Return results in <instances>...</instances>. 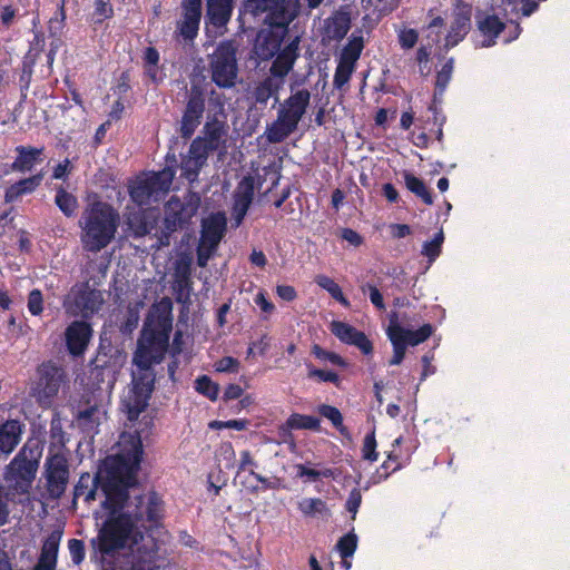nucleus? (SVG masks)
Segmentation results:
<instances>
[{"label":"nucleus","mask_w":570,"mask_h":570,"mask_svg":"<svg viewBox=\"0 0 570 570\" xmlns=\"http://www.w3.org/2000/svg\"><path fill=\"white\" fill-rule=\"evenodd\" d=\"M141 432L137 429L121 433L119 451L106 458L96 476L83 473L75 487V498L94 501L98 483L105 494L104 509L109 518L104 523L94 547L101 558L127 557L129 567L104 566L102 570H153L154 543L145 537L147 522H156L163 512L160 499L154 492L129 494L142 458Z\"/></svg>","instance_id":"nucleus-1"},{"label":"nucleus","mask_w":570,"mask_h":570,"mask_svg":"<svg viewBox=\"0 0 570 570\" xmlns=\"http://www.w3.org/2000/svg\"><path fill=\"white\" fill-rule=\"evenodd\" d=\"M171 330L173 302L164 297L149 311L132 360L137 370L132 372L131 386L121 399V409L130 422L136 421L148 405L155 379L151 366L163 361Z\"/></svg>","instance_id":"nucleus-2"},{"label":"nucleus","mask_w":570,"mask_h":570,"mask_svg":"<svg viewBox=\"0 0 570 570\" xmlns=\"http://www.w3.org/2000/svg\"><path fill=\"white\" fill-rule=\"evenodd\" d=\"M118 225L119 215L109 204H89L79 219L82 248L91 253L106 248L114 240Z\"/></svg>","instance_id":"nucleus-3"},{"label":"nucleus","mask_w":570,"mask_h":570,"mask_svg":"<svg viewBox=\"0 0 570 570\" xmlns=\"http://www.w3.org/2000/svg\"><path fill=\"white\" fill-rule=\"evenodd\" d=\"M311 92L298 89L279 104L276 119L267 126L264 135L272 144L282 142L298 127L309 106Z\"/></svg>","instance_id":"nucleus-4"},{"label":"nucleus","mask_w":570,"mask_h":570,"mask_svg":"<svg viewBox=\"0 0 570 570\" xmlns=\"http://www.w3.org/2000/svg\"><path fill=\"white\" fill-rule=\"evenodd\" d=\"M41 458L38 445L26 443L4 468L3 479L13 494H27L31 489Z\"/></svg>","instance_id":"nucleus-5"},{"label":"nucleus","mask_w":570,"mask_h":570,"mask_svg":"<svg viewBox=\"0 0 570 570\" xmlns=\"http://www.w3.org/2000/svg\"><path fill=\"white\" fill-rule=\"evenodd\" d=\"M175 170L164 168L158 173H151L144 177H138L130 187V197L137 205H148L151 202H158L168 193Z\"/></svg>","instance_id":"nucleus-6"},{"label":"nucleus","mask_w":570,"mask_h":570,"mask_svg":"<svg viewBox=\"0 0 570 570\" xmlns=\"http://www.w3.org/2000/svg\"><path fill=\"white\" fill-rule=\"evenodd\" d=\"M212 80L219 88H232L238 75L236 47L232 41L222 42L209 57Z\"/></svg>","instance_id":"nucleus-7"},{"label":"nucleus","mask_w":570,"mask_h":570,"mask_svg":"<svg viewBox=\"0 0 570 570\" xmlns=\"http://www.w3.org/2000/svg\"><path fill=\"white\" fill-rule=\"evenodd\" d=\"M104 304L102 293L87 284L75 285L63 302L66 312L72 316L89 317Z\"/></svg>","instance_id":"nucleus-8"},{"label":"nucleus","mask_w":570,"mask_h":570,"mask_svg":"<svg viewBox=\"0 0 570 570\" xmlns=\"http://www.w3.org/2000/svg\"><path fill=\"white\" fill-rule=\"evenodd\" d=\"M228 125L217 118L208 119L203 126L199 135L191 141L196 150H200L207 157L209 153L218 151L219 155L227 153Z\"/></svg>","instance_id":"nucleus-9"},{"label":"nucleus","mask_w":570,"mask_h":570,"mask_svg":"<svg viewBox=\"0 0 570 570\" xmlns=\"http://www.w3.org/2000/svg\"><path fill=\"white\" fill-rule=\"evenodd\" d=\"M246 11L250 12L254 16H258L261 13H266L264 18V22H267L269 26L276 27V30L273 29H263L258 32L256 41H255V53L262 60H268L273 58L276 52L279 51L283 38L286 33V27L292 22L288 21L285 24H278L273 21L271 17L269 10H257L252 11L245 7Z\"/></svg>","instance_id":"nucleus-10"},{"label":"nucleus","mask_w":570,"mask_h":570,"mask_svg":"<svg viewBox=\"0 0 570 570\" xmlns=\"http://www.w3.org/2000/svg\"><path fill=\"white\" fill-rule=\"evenodd\" d=\"M246 8L252 11L269 10L273 21L285 24L293 21L298 13V0H246Z\"/></svg>","instance_id":"nucleus-11"},{"label":"nucleus","mask_w":570,"mask_h":570,"mask_svg":"<svg viewBox=\"0 0 570 570\" xmlns=\"http://www.w3.org/2000/svg\"><path fill=\"white\" fill-rule=\"evenodd\" d=\"M39 381L35 389V395L39 403L43 406H49L51 399L58 393L61 371L52 363H43L39 366Z\"/></svg>","instance_id":"nucleus-12"},{"label":"nucleus","mask_w":570,"mask_h":570,"mask_svg":"<svg viewBox=\"0 0 570 570\" xmlns=\"http://www.w3.org/2000/svg\"><path fill=\"white\" fill-rule=\"evenodd\" d=\"M61 540V532L53 531L45 540L39 561L33 570H55L57 564V556L59 543ZM0 570H11L10 563L4 554L0 552Z\"/></svg>","instance_id":"nucleus-13"},{"label":"nucleus","mask_w":570,"mask_h":570,"mask_svg":"<svg viewBox=\"0 0 570 570\" xmlns=\"http://www.w3.org/2000/svg\"><path fill=\"white\" fill-rule=\"evenodd\" d=\"M472 9L469 4L459 2L452 14V22L446 36V47H454L469 33L471 29Z\"/></svg>","instance_id":"nucleus-14"},{"label":"nucleus","mask_w":570,"mask_h":570,"mask_svg":"<svg viewBox=\"0 0 570 570\" xmlns=\"http://www.w3.org/2000/svg\"><path fill=\"white\" fill-rule=\"evenodd\" d=\"M69 479V471L66 460L56 455L48 462L47 480L48 491L52 498H59L66 490Z\"/></svg>","instance_id":"nucleus-15"},{"label":"nucleus","mask_w":570,"mask_h":570,"mask_svg":"<svg viewBox=\"0 0 570 570\" xmlns=\"http://www.w3.org/2000/svg\"><path fill=\"white\" fill-rule=\"evenodd\" d=\"M204 109L205 101L202 94L191 92L181 119L180 134L183 138H190L195 132L196 128L200 124Z\"/></svg>","instance_id":"nucleus-16"},{"label":"nucleus","mask_w":570,"mask_h":570,"mask_svg":"<svg viewBox=\"0 0 570 570\" xmlns=\"http://www.w3.org/2000/svg\"><path fill=\"white\" fill-rule=\"evenodd\" d=\"M91 327L86 322H72L65 332L69 353L73 356L83 354L91 338Z\"/></svg>","instance_id":"nucleus-17"},{"label":"nucleus","mask_w":570,"mask_h":570,"mask_svg":"<svg viewBox=\"0 0 570 570\" xmlns=\"http://www.w3.org/2000/svg\"><path fill=\"white\" fill-rule=\"evenodd\" d=\"M332 333L342 342L358 347L364 354H371L373 345L363 332L347 323L334 321L331 323Z\"/></svg>","instance_id":"nucleus-18"},{"label":"nucleus","mask_w":570,"mask_h":570,"mask_svg":"<svg viewBox=\"0 0 570 570\" xmlns=\"http://www.w3.org/2000/svg\"><path fill=\"white\" fill-rule=\"evenodd\" d=\"M254 197V178L245 177L243 178L235 190L234 195V207H233V216L235 219L236 226H239L243 222Z\"/></svg>","instance_id":"nucleus-19"},{"label":"nucleus","mask_w":570,"mask_h":570,"mask_svg":"<svg viewBox=\"0 0 570 570\" xmlns=\"http://www.w3.org/2000/svg\"><path fill=\"white\" fill-rule=\"evenodd\" d=\"M200 6L202 0H183L184 18L178 29L185 39L191 40L198 33L202 17Z\"/></svg>","instance_id":"nucleus-20"},{"label":"nucleus","mask_w":570,"mask_h":570,"mask_svg":"<svg viewBox=\"0 0 570 570\" xmlns=\"http://www.w3.org/2000/svg\"><path fill=\"white\" fill-rule=\"evenodd\" d=\"M478 30L483 37L481 47H490L495 43V38L502 32L504 24L495 16L485 12H478L475 16Z\"/></svg>","instance_id":"nucleus-21"},{"label":"nucleus","mask_w":570,"mask_h":570,"mask_svg":"<svg viewBox=\"0 0 570 570\" xmlns=\"http://www.w3.org/2000/svg\"><path fill=\"white\" fill-rule=\"evenodd\" d=\"M200 242L217 247L226 229V217L223 213L212 214L203 220Z\"/></svg>","instance_id":"nucleus-22"},{"label":"nucleus","mask_w":570,"mask_h":570,"mask_svg":"<svg viewBox=\"0 0 570 570\" xmlns=\"http://www.w3.org/2000/svg\"><path fill=\"white\" fill-rule=\"evenodd\" d=\"M387 328L394 335L399 336L406 346H416L420 343H423L433 332V327L430 324H425L416 331L407 330L397 323L395 314L391 317V323Z\"/></svg>","instance_id":"nucleus-23"},{"label":"nucleus","mask_w":570,"mask_h":570,"mask_svg":"<svg viewBox=\"0 0 570 570\" xmlns=\"http://www.w3.org/2000/svg\"><path fill=\"white\" fill-rule=\"evenodd\" d=\"M297 49L298 40L295 39L282 51H279L271 67V73L274 78H278L277 80H283V78L289 72L297 58Z\"/></svg>","instance_id":"nucleus-24"},{"label":"nucleus","mask_w":570,"mask_h":570,"mask_svg":"<svg viewBox=\"0 0 570 570\" xmlns=\"http://www.w3.org/2000/svg\"><path fill=\"white\" fill-rule=\"evenodd\" d=\"M16 151L18 156L11 167L14 171L26 173L41 161L43 148L18 146Z\"/></svg>","instance_id":"nucleus-25"},{"label":"nucleus","mask_w":570,"mask_h":570,"mask_svg":"<svg viewBox=\"0 0 570 570\" xmlns=\"http://www.w3.org/2000/svg\"><path fill=\"white\" fill-rule=\"evenodd\" d=\"M22 429L18 421L9 420L0 426V451L10 454L21 439Z\"/></svg>","instance_id":"nucleus-26"},{"label":"nucleus","mask_w":570,"mask_h":570,"mask_svg":"<svg viewBox=\"0 0 570 570\" xmlns=\"http://www.w3.org/2000/svg\"><path fill=\"white\" fill-rule=\"evenodd\" d=\"M207 156L200 150H196L190 144L187 156L181 161V175L189 181L196 180L200 169L207 163Z\"/></svg>","instance_id":"nucleus-27"},{"label":"nucleus","mask_w":570,"mask_h":570,"mask_svg":"<svg viewBox=\"0 0 570 570\" xmlns=\"http://www.w3.org/2000/svg\"><path fill=\"white\" fill-rule=\"evenodd\" d=\"M284 80H277L274 77H267L258 82L252 90V96L257 104H266L271 97L278 101L277 92L282 88Z\"/></svg>","instance_id":"nucleus-28"},{"label":"nucleus","mask_w":570,"mask_h":570,"mask_svg":"<svg viewBox=\"0 0 570 570\" xmlns=\"http://www.w3.org/2000/svg\"><path fill=\"white\" fill-rule=\"evenodd\" d=\"M186 213L179 199H171L166 206L165 226L168 230H176L177 227L181 226L193 215Z\"/></svg>","instance_id":"nucleus-29"},{"label":"nucleus","mask_w":570,"mask_h":570,"mask_svg":"<svg viewBox=\"0 0 570 570\" xmlns=\"http://www.w3.org/2000/svg\"><path fill=\"white\" fill-rule=\"evenodd\" d=\"M42 181V175L38 174L29 178L21 179L20 181L11 185L6 190V202L12 203L24 194L32 193Z\"/></svg>","instance_id":"nucleus-30"},{"label":"nucleus","mask_w":570,"mask_h":570,"mask_svg":"<svg viewBox=\"0 0 570 570\" xmlns=\"http://www.w3.org/2000/svg\"><path fill=\"white\" fill-rule=\"evenodd\" d=\"M208 16L213 24L222 27L230 18L232 0H207Z\"/></svg>","instance_id":"nucleus-31"},{"label":"nucleus","mask_w":570,"mask_h":570,"mask_svg":"<svg viewBox=\"0 0 570 570\" xmlns=\"http://www.w3.org/2000/svg\"><path fill=\"white\" fill-rule=\"evenodd\" d=\"M298 510L306 517L327 518L331 512L326 503L318 498H304L298 502Z\"/></svg>","instance_id":"nucleus-32"},{"label":"nucleus","mask_w":570,"mask_h":570,"mask_svg":"<svg viewBox=\"0 0 570 570\" xmlns=\"http://www.w3.org/2000/svg\"><path fill=\"white\" fill-rule=\"evenodd\" d=\"M350 29V20L345 14H335L326 22V35L330 39H342Z\"/></svg>","instance_id":"nucleus-33"},{"label":"nucleus","mask_w":570,"mask_h":570,"mask_svg":"<svg viewBox=\"0 0 570 570\" xmlns=\"http://www.w3.org/2000/svg\"><path fill=\"white\" fill-rule=\"evenodd\" d=\"M55 203L67 217H72L76 215L78 200L76 196L68 193L62 187L57 189Z\"/></svg>","instance_id":"nucleus-34"},{"label":"nucleus","mask_w":570,"mask_h":570,"mask_svg":"<svg viewBox=\"0 0 570 570\" xmlns=\"http://www.w3.org/2000/svg\"><path fill=\"white\" fill-rule=\"evenodd\" d=\"M127 225L135 236H144L151 230V225L141 210L130 213L127 216Z\"/></svg>","instance_id":"nucleus-35"},{"label":"nucleus","mask_w":570,"mask_h":570,"mask_svg":"<svg viewBox=\"0 0 570 570\" xmlns=\"http://www.w3.org/2000/svg\"><path fill=\"white\" fill-rule=\"evenodd\" d=\"M404 180L407 189L422 198L425 204L431 205L433 203V198L429 189L421 179L410 173H404Z\"/></svg>","instance_id":"nucleus-36"},{"label":"nucleus","mask_w":570,"mask_h":570,"mask_svg":"<svg viewBox=\"0 0 570 570\" xmlns=\"http://www.w3.org/2000/svg\"><path fill=\"white\" fill-rule=\"evenodd\" d=\"M320 424L321 422L317 417L311 415H303L298 413L292 414L286 421V425L289 429L295 430L305 429L317 431L320 430Z\"/></svg>","instance_id":"nucleus-37"},{"label":"nucleus","mask_w":570,"mask_h":570,"mask_svg":"<svg viewBox=\"0 0 570 570\" xmlns=\"http://www.w3.org/2000/svg\"><path fill=\"white\" fill-rule=\"evenodd\" d=\"M315 283L328 292L334 299L338 301L344 306L350 305L348 301L344 297L341 287L328 276L317 275L315 277Z\"/></svg>","instance_id":"nucleus-38"},{"label":"nucleus","mask_w":570,"mask_h":570,"mask_svg":"<svg viewBox=\"0 0 570 570\" xmlns=\"http://www.w3.org/2000/svg\"><path fill=\"white\" fill-rule=\"evenodd\" d=\"M444 242V234L440 230L433 239L425 242L422 247V255L429 258V263L432 264L436 257L441 254L442 244Z\"/></svg>","instance_id":"nucleus-39"},{"label":"nucleus","mask_w":570,"mask_h":570,"mask_svg":"<svg viewBox=\"0 0 570 570\" xmlns=\"http://www.w3.org/2000/svg\"><path fill=\"white\" fill-rule=\"evenodd\" d=\"M362 49H363L362 38H353L344 47L340 59L355 65L361 56Z\"/></svg>","instance_id":"nucleus-40"},{"label":"nucleus","mask_w":570,"mask_h":570,"mask_svg":"<svg viewBox=\"0 0 570 570\" xmlns=\"http://www.w3.org/2000/svg\"><path fill=\"white\" fill-rule=\"evenodd\" d=\"M354 68H355V65L340 59L338 66L335 70V75H334V81H333L334 86L338 89H341L343 86H345L348 82V80L354 71Z\"/></svg>","instance_id":"nucleus-41"},{"label":"nucleus","mask_w":570,"mask_h":570,"mask_svg":"<svg viewBox=\"0 0 570 570\" xmlns=\"http://www.w3.org/2000/svg\"><path fill=\"white\" fill-rule=\"evenodd\" d=\"M386 334L393 346V357L390 360L389 364L399 365L402 363L404 358L406 345L402 340L399 338V336L394 335L389 328L386 331Z\"/></svg>","instance_id":"nucleus-42"},{"label":"nucleus","mask_w":570,"mask_h":570,"mask_svg":"<svg viewBox=\"0 0 570 570\" xmlns=\"http://www.w3.org/2000/svg\"><path fill=\"white\" fill-rule=\"evenodd\" d=\"M356 547L357 537L354 533H348L342 537L336 544V548L343 559L352 557L356 550Z\"/></svg>","instance_id":"nucleus-43"},{"label":"nucleus","mask_w":570,"mask_h":570,"mask_svg":"<svg viewBox=\"0 0 570 570\" xmlns=\"http://www.w3.org/2000/svg\"><path fill=\"white\" fill-rule=\"evenodd\" d=\"M196 390L214 401L218 396L219 386L208 376L204 375L196 380Z\"/></svg>","instance_id":"nucleus-44"},{"label":"nucleus","mask_w":570,"mask_h":570,"mask_svg":"<svg viewBox=\"0 0 570 570\" xmlns=\"http://www.w3.org/2000/svg\"><path fill=\"white\" fill-rule=\"evenodd\" d=\"M397 40L402 49L410 50L416 45L419 33L415 29L401 28L397 30Z\"/></svg>","instance_id":"nucleus-45"},{"label":"nucleus","mask_w":570,"mask_h":570,"mask_svg":"<svg viewBox=\"0 0 570 570\" xmlns=\"http://www.w3.org/2000/svg\"><path fill=\"white\" fill-rule=\"evenodd\" d=\"M453 72V59H449L441 68V70L438 72L436 76V90L442 94L444 89L446 88L448 83L451 80Z\"/></svg>","instance_id":"nucleus-46"},{"label":"nucleus","mask_w":570,"mask_h":570,"mask_svg":"<svg viewBox=\"0 0 570 570\" xmlns=\"http://www.w3.org/2000/svg\"><path fill=\"white\" fill-rule=\"evenodd\" d=\"M297 476L299 478H308L312 481H316L320 478H331L333 476V471L331 469L315 470L307 468L304 464L296 465Z\"/></svg>","instance_id":"nucleus-47"},{"label":"nucleus","mask_w":570,"mask_h":570,"mask_svg":"<svg viewBox=\"0 0 570 570\" xmlns=\"http://www.w3.org/2000/svg\"><path fill=\"white\" fill-rule=\"evenodd\" d=\"M318 413L330 420L336 429H341L343 426V416L336 407L322 404L318 406Z\"/></svg>","instance_id":"nucleus-48"},{"label":"nucleus","mask_w":570,"mask_h":570,"mask_svg":"<svg viewBox=\"0 0 570 570\" xmlns=\"http://www.w3.org/2000/svg\"><path fill=\"white\" fill-rule=\"evenodd\" d=\"M508 6H512L511 11L520 10L523 16L528 17L538 8V2L534 0H503Z\"/></svg>","instance_id":"nucleus-49"},{"label":"nucleus","mask_w":570,"mask_h":570,"mask_svg":"<svg viewBox=\"0 0 570 570\" xmlns=\"http://www.w3.org/2000/svg\"><path fill=\"white\" fill-rule=\"evenodd\" d=\"M10 490L7 491L0 483V525H4L9 521V502H10Z\"/></svg>","instance_id":"nucleus-50"},{"label":"nucleus","mask_w":570,"mask_h":570,"mask_svg":"<svg viewBox=\"0 0 570 570\" xmlns=\"http://www.w3.org/2000/svg\"><path fill=\"white\" fill-rule=\"evenodd\" d=\"M376 450V440L374 431L367 434L363 442V458L368 461H376L377 460V452Z\"/></svg>","instance_id":"nucleus-51"},{"label":"nucleus","mask_w":570,"mask_h":570,"mask_svg":"<svg viewBox=\"0 0 570 570\" xmlns=\"http://www.w3.org/2000/svg\"><path fill=\"white\" fill-rule=\"evenodd\" d=\"M28 309L32 315H40L43 311V298L39 289H32L28 296Z\"/></svg>","instance_id":"nucleus-52"},{"label":"nucleus","mask_w":570,"mask_h":570,"mask_svg":"<svg viewBox=\"0 0 570 570\" xmlns=\"http://www.w3.org/2000/svg\"><path fill=\"white\" fill-rule=\"evenodd\" d=\"M69 553L75 564H80L85 559V546L81 540L71 539L68 542Z\"/></svg>","instance_id":"nucleus-53"},{"label":"nucleus","mask_w":570,"mask_h":570,"mask_svg":"<svg viewBox=\"0 0 570 570\" xmlns=\"http://www.w3.org/2000/svg\"><path fill=\"white\" fill-rule=\"evenodd\" d=\"M312 352L318 360L327 361L334 365L340 366H343L345 364L343 358L338 354L325 351L318 345H314Z\"/></svg>","instance_id":"nucleus-54"},{"label":"nucleus","mask_w":570,"mask_h":570,"mask_svg":"<svg viewBox=\"0 0 570 570\" xmlns=\"http://www.w3.org/2000/svg\"><path fill=\"white\" fill-rule=\"evenodd\" d=\"M214 366L217 372L237 373L239 370V362L232 356H226L218 360Z\"/></svg>","instance_id":"nucleus-55"},{"label":"nucleus","mask_w":570,"mask_h":570,"mask_svg":"<svg viewBox=\"0 0 570 570\" xmlns=\"http://www.w3.org/2000/svg\"><path fill=\"white\" fill-rule=\"evenodd\" d=\"M361 502H362V494H361V491L357 490V489H353L351 492H350V495L347 498V501H346V509L348 512H351L353 515H352V519H355V515H356V512L361 505Z\"/></svg>","instance_id":"nucleus-56"},{"label":"nucleus","mask_w":570,"mask_h":570,"mask_svg":"<svg viewBox=\"0 0 570 570\" xmlns=\"http://www.w3.org/2000/svg\"><path fill=\"white\" fill-rule=\"evenodd\" d=\"M431 55V46H421L416 51V61L420 65V72L426 75L429 69H426V63L429 62Z\"/></svg>","instance_id":"nucleus-57"},{"label":"nucleus","mask_w":570,"mask_h":570,"mask_svg":"<svg viewBox=\"0 0 570 570\" xmlns=\"http://www.w3.org/2000/svg\"><path fill=\"white\" fill-rule=\"evenodd\" d=\"M361 288L363 292H365L366 289L368 291L370 299L375 307H377L379 309L385 308V304L383 302V296L375 286H373L371 284H366V285H363Z\"/></svg>","instance_id":"nucleus-58"},{"label":"nucleus","mask_w":570,"mask_h":570,"mask_svg":"<svg viewBox=\"0 0 570 570\" xmlns=\"http://www.w3.org/2000/svg\"><path fill=\"white\" fill-rule=\"evenodd\" d=\"M250 475H253L258 482L262 483V488L263 489H279L282 488V483L283 481L279 479V478H271V479H267L265 476H263L262 474L259 473H256L255 471L250 470Z\"/></svg>","instance_id":"nucleus-59"},{"label":"nucleus","mask_w":570,"mask_h":570,"mask_svg":"<svg viewBox=\"0 0 570 570\" xmlns=\"http://www.w3.org/2000/svg\"><path fill=\"white\" fill-rule=\"evenodd\" d=\"M215 249H216V247H209V244H205L204 242H200L198 249H197L198 265L202 267L206 266L208 259L210 258V256Z\"/></svg>","instance_id":"nucleus-60"},{"label":"nucleus","mask_w":570,"mask_h":570,"mask_svg":"<svg viewBox=\"0 0 570 570\" xmlns=\"http://www.w3.org/2000/svg\"><path fill=\"white\" fill-rule=\"evenodd\" d=\"M95 13L99 17V20L109 18L112 14V7L110 6L109 0H96Z\"/></svg>","instance_id":"nucleus-61"},{"label":"nucleus","mask_w":570,"mask_h":570,"mask_svg":"<svg viewBox=\"0 0 570 570\" xmlns=\"http://www.w3.org/2000/svg\"><path fill=\"white\" fill-rule=\"evenodd\" d=\"M309 377H317L322 382H333L336 383L338 381V376L334 372L323 371V370H311L308 373Z\"/></svg>","instance_id":"nucleus-62"},{"label":"nucleus","mask_w":570,"mask_h":570,"mask_svg":"<svg viewBox=\"0 0 570 570\" xmlns=\"http://www.w3.org/2000/svg\"><path fill=\"white\" fill-rule=\"evenodd\" d=\"M341 237L353 246H360L362 244V237L350 228H344L341 232Z\"/></svg>","instance_id":"nucleus-63"},{"label":"nucleus","mask_w":570,"mask_h":570,"mask_svg":"<svg viewBox=\"0 0 570 570\" xmlns=\"http://www.w3.org/2000/svg\"><path fill=\"white\" fill-rule=\"evenodd\" d=\"M391 235L394 238H403L411 234V228L405 224H392L390 225Z\"/></svg>","instance_id":"nucleus-64"}]
</instances>
